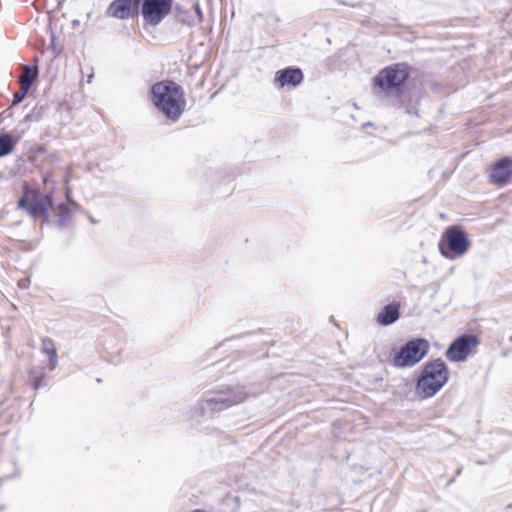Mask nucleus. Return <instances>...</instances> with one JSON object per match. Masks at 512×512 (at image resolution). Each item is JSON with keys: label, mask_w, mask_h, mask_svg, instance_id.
Here are the masks:
<instances>
[{"label": "nucleus", "mask_w": 512, "mask_h": 512, "mask_svg": "<svg viewBox=\"0 0 512 512\" xmlns=\"http://www.w3.org/2000/svg\"><path fill=\"white\" fill-rule=\"evenodd\" d=\"M41 352L48 356V369L53 371L58 366V355L54 341L49 337L41 340Z\"/></svg>", "instance_id": "nucleus-14"}, {"label": "nucleus", "mask_w": 512, "mask_h": 512, "mask_svg": "<svg viewBox=\"0 0 512 512\" xmlns=\"http://www.w3.org/2000/svg\"><path fill=\"white\" fill-rule=\"evenodd\" d=\"M512 176V158L505 156L495 162L489 175L490 182L499 186H505L509 183Z\"/></svg>", "instance_id": "nucleus-10"}, {"label": "nucleus", "mask_w": 512, "mask_h": 512, "mask_svg": "<svg viewBox=\"0 0 512 512\" xmlns=\"http://www.w3.org/2000/svg\"><path fill=\"white\" fill-rule=\"evenodd\" d=\"M172 0H143L141 15L145 23L156 26L171 12Z\"/></svg>", "instance_id": "nucleus-8"}, {"label": "nucleus", "mask_w": 512, "mask_h": 512, "mask_svg": "<svg viewBox=\"0 0 512 512\" xmlns=\"http://www.w3.org/2000/svg\"><path fill=\"white\" fill-rule=\"evenodd\" d=\"M192 7H193V9L195 11V14L197 16V22L201 23L202 20H203V14H202V10L200 8L199 3L198 2L194 3Z\"/></svg>", "instance_id": "nucleus-21"}, {"label": "nucleus", "mask_w": 512, "mask_h": 512, "mask_svg": "<svg viewBox=\"0 0 512 512\" xmlns=\"http://www.w3.org/2000/svg\"><path fill=\"white\" fill-rule=\"evenodd\" d=\"M469 247L467 234L456 225L447 227L438 243L440 254L449 260L463 256Z\"/></svg>", "instance_id": "nucleus-6"}, {"label": "nucleus", "mask_w": 512, "mask_h": 512, "mask_svg": "<svg viewBox=\"0 0 512 512\" xmlns=\"http://www.w3.org/2000/svg\"><path fill=\"white\" fill-rule=\"evenodd\" d=\"M304 74L299 67H286L276 72L275 83L279 88L297 87L302 83Z\"/></svg>", "instance_id": "nucleus-11"}, {"label": "nucleus", "mask_w": 512, "mask_h": 512, "mask_svg": "<svg viewBox=\"0 0 512 512\" xmlns=\"http://www.w3.org/2000/svg\"><path fill=\"white\" fill-rule=\"evenodd\" d=\"M400 317V304L390 303L383 307L377 315V323L381 326H389L395 323Z\"/></svg>", "instance_id": "nucleus-13"}, {"label": "nucleus", "mask_w": 512, "mask_h": 512, "mask_svg": "<svg viewBox=\"0 0 512 512\" xmlns=\"http://www.w3.org/2000/svg\"><path fill=\"white\" fill-rule=\"evenodd\" d=\"M66 205L72 209V212L79 209L78 203L71 199H68V204H66Z\"/></svg>", "instance_id": "nucleus-23"}, {"label": "nucleus", "mask_w": 512, "mask_h": 512, "mask_svg": "<svg viewBox=\"0 0 512 512\" xmlns=\"http://www.w3.org/2000/svg\"><path fill=\"white\" fill-rule=\"evenodd\" d=\"M449 369L440 359L428 361L422 365L416 381V392L422 399L435 396L448 382Z\"/></svg>", "instance_id": "nucleus-3"}, {"label": "nucleus", "mask_w": 512, "mask_h": 512, "mask_svg": "<svg viewBox=\"0 0 512 512\" xmlns=\"http://www.w3.org/2000/svg\"><path fill=\"white\" fill-rule=\"evenodd\" d=\"M430 343L425 338H412L402 345L392 359L396 368H411L428 354Z\"/></svg>", "instance_id": "nucleus-7"}, {"label": "nucleus", "mask_w": 512, "mask_h": 512, "mask_svg": "<svg viewBox=\"0 0 512 512\" xmlns=\"http://www.w3.org/2000/svg\"><path fill=\"white\" fill-rule=\"evenodd\" d=\"M45 378L46 374L44 371L31 370L29 372L30 384L31 387L35 390H38L46 385Z\"/></svg>", "instance_id": "nucleus-18"}, {"label": "nucleus", "mask_w": 512, "mask_h": 512, "mask_svg": "<svg viewBox=\"0 0 512 512\" xmlns=\"http://www.w3.org/2000/svg\"><path fill=\"white\" fill-rule=\"evenodd\" d=\"M140 0H113L107 8L110 17L126 20L133 16V8L137 7Z\"/></svg>", "instance_id": "nucleus-12"}, {"label": "nucleus", "mask_w": 512, "mask_h": 512, "mask_svg": "<svg viewBox=\"0 0 512 512\" xmlns=\"http://www.w3.org/2000/svg\"><path fill=\"white\" fill-rule=\"evenodd\" d=\"M29 91V83L21 86L20 89L14 93L12 106H16L23 101Z\"/></svg>", "instance_id": "nucleus-19"}, {"label": "nucleus", "mask_w": 512, "mask_h": 512, "mask_svg": "<svg viewBox=\"0 0 512 512\" xmlns=\"http://www.w3.org/2000/svg\"><path fill=\"white\" fill-rule=\"evenodd\" d=\"M56 225L59 229L67 227L72 222V209L65 203H60L56 207Z\"/></svg>", "instance_id": "nucleus-15"}, {"label": "nucleus", "mask_w": 512, "mask_h": 512, "mask_svg": "<svg viewBox=\"0 0 512 512\" xmlns=\"http://www.w3.org/2000/svg\"><path fill=\"white\" fill-rule=\"evenodd\" d=\"M412 67L406 62H398L382 68L373 78V90L376 95L395 93L400 95L407 80L410 78Z\"/></svg>", "instance_id": "nucleus-4"}, {"label": "nucleus", "mask_w": 512, "mask_h": 512, "mask_svg": "<svg viewBox=\"0 0 512 512\" xmlns=\"http://www.w3.org/2000/svg\"><path fill=\"white\" fill-rule=\"evenodd\" d=\"M38 74L37 68H32L31 66L26 65L24 72H22L18 78V82L21 86H24L26 83H29V89L31 88L34 80L36 79Z\"/></svg>", "instance_id": "nucleus-17"}, {"label": "nucleus", "mask_w": 512, "mask_h": 512, "mask_svg": "<svg viewBox=\"0 0 512 512\" xmlns=\"http://www.w3.org/2000/svg\"><path fill=\"white\" fill-rule=\"evenodd\" d=\"M264 390L262 385H235L205 393L190 409L193 419H212L218 413L256 397Z\"/></svg>", "instance_id": "nucleus-1"}, {"label": "nucleus", "mask_w": 512, "mask_h": 512, "mask_svg": "<svg viewBox=\"0 0 512 512\" xmlns=\"http://www.w3.org/2000/svg\"><path fill=\"white\" fill-rule=\"evenodd\" d=\"M53 207L52 195L41 194L23 186L22 196L17 201V208L25 210L33 219L41 218L43 223H50L48 211Z\"/></svg>", "instance_id": "nucleus-5"}, {"label": "nucleus", "mask_w": 512, "mask_h": 512, "mask_svg": "<svg viewBox=\"0 0 512 512\" xmlns=\"http://www.w3.org/2000/svg\"><path fill=\"white\" fill-rule=\"evenodd\" d=\"M44 113V107H35L30 113L25 116L26 121H39Z\"/></svg>", "instance_id": "nucleus-20"}, {"label": "nucleus", "mask_w": 512, "mask_h": 512, "mask_svg": "<svg viewBox=\"0 0 512 512\" xmlns=\"http://www.w3.org/2000/svg\"><path fill=\"white\" fill-rule=\"evenodd\" d=\"M461 471H462V469H461V468H458V469H457V471H456V473H455V477H456V476H459V475L461 474Z\"/></svg>", "instance_id": "nucleus-24"}, {"label": "nucleus", "mask_w": 512, "mask_h": 512, "mask_svg": "<svg viewBox=\"0 0 512 512\" xmlns=\"http://www.w3.org/2000/svg\"><path fill=\"white\" fill-rule=\"evenodd\" d=\"M92 77H93V75L88 76V82H91Z\"/></svg>", "instance_id": "nucleus-25"}, {"label": "nucleus", "mask_w": 512, "mask_h": 512, "mask_svg": "<svg viewBox=\"0 0 512 512\" xmlns=\"http://www.w3.org/2000/svg\"><path fill=\"white\" fill-rule=\"evenodd\" d=\"M15 147V141L9 133H0V158L10 154Z\"/></svg>", "instance_id": "nucleus-16"}, {"label": "nucleus", "mask_w": 512, "mask_h": 512, "mask_svg": "<svg viewBox=\"0 0 512 512\" xmlns=\"http://www.w3.org/2000/svg\"><path fill=\"white\" fill-rule=\"evenodd\" d=\"M29 283H30V280L27 278H24V279L19 280L18 286L22 289H26V288H28Z\"/></svg>", "instance_id": "nucleus-22"}, {"label": "nucleus", "mask_w": 512, "mask_h": 512, "mask_svg": "<svg viewBox=\"0 0 512 512\" xmlns=\"http://www.w3.org/2000/svg\"><path fill=\"white\" fill-rule=\"evenodd\" d=\"M478 344L479 340L475 335L463 334L452 341L445 352V356L451 362H462L466 360Z\"/></svg>", "instance_id": "nucleus-9"}, {"label": "nucleus", "mask_w": 512, "mask_h": 512, "mask_svg": "<svg viewBox=\"0 0 512 512\" xmlns=\"http://www.w3.org/2000/svg\"><path fill=\"white\" fill-rule=\"evenodd\" d=\"M151 102L171 122L179 120L186 107L183 88L172 80L159 81L151 87Z\"/></svg>", "instance_id": "nucleus-2"}]
</instances>
